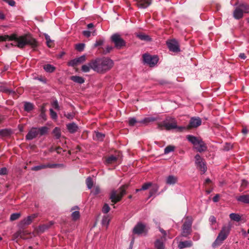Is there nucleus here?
I'll list each match as a JSON object with an SVG mask.
<instances>
[{
    "label": "nucleus",
    "instance_id": "19",
    "mask_svg": "<svg viewBox=\"0 0 249 249\" xmlns=\"http://www.w3.org/2000/svg\"><path fill=\"white\" fill-rule=\"evenodd\" d=\"M193 244L191 240H186L184 241H180L178 245V247L179 249H183L186 248L192 247Z\"/></svg>",
    "mask_w": 249,
    "mask_h": 249
},
{
    "label": "nucleus",
    "instance_id": "56",
    "mask_svg": "<svg viewBox=\"0 0 249 249\" xmlns=\"http://www.w3.org/2000/svg\"><path fill=\"white\" fill-rule=\"evenodd\" d=\"M59 164H45L46 168H54L59 167Z\"/></svg>",
    "mask_w": 249,
    "mask_h": 249
},
{
    "label": "nucleus",
    "instance_id": "40",
    "mask_svg": "<svg viewBox=\"0 0 249 249\" xmlns=\"http://www.w3.org/2000/svg\"><path fill=\"white\" fill-rule=\"evenodd\" d=\"M21 216V213H13L11 214L10 220L12 221L18 219Z\"/></svg>",
    "mask_w": 249,
    "mask_h": 249
},
{
    "label": "nucleus",
    "instance_id": "49",
    "mask_svg": "<svg viewBox=\"0 0 249 249\" xmlns=\"http://www.w3.org/2000/svg\"><path fill=\"white\" fill-rule=\"evenodd\" d=\"M152 183L151 182H148L144 183L141 188V190H146L149 189L151 186H152Z\"/></svg>",
    "mask_w": 249,
    "mask_h": 249
},
{
    "label": "nucleus",
    "instance_id": "9",
    "mask_svg": "<svg viewBox=\"0 0 249 249\" xmlns=\"http://www.w3.org/2000/svg\"><path fill=\"white\" fill-rule=\"evenodd\" d=\"M110 40L114 44L115 47L119 50L123 48L126 44L125 41L118 33L113 34L110 37Z\"/></svg>",
    "mask_w": 249,
    "mask_h": 249
},
{
    "label": "nucleus",
    "instance_id": "15",
    "mask_svg": "<svg viewBox=\"0 0 249 249\" xmlns=\"http://www.w3.org/2000/svg\"><path fill=\"white\" fill-rule=\"evenodd\" d=\"M86 55H83L79 57L74 58L69 61L68 63V65L69 66L74 67L79 64L84 62L86 61Z\"/></svg>",
    "mask_w": 249,
    "mask_h": 249
},
{
    "label": "nucleus",
    "instance_id": "17",
    "mask_svg": "<svg viewBox=\"0 0 249 249\" xmlns=\"http://www.w3.org/2000/svg\"><path fill=\"white\" fill-rule=\"evenodd\" d=\"M37 213H34L31 214V215L28 216L26 218H25L24 219H23L20 222V226L23 227L25 225H30L32 223L33 220L37 217Z\"/></svg>",
    "mask_w": 249,
    "mask_h": 249
},
{
    "label": "nucleus",
    "instance_id": "32",
    "mask_svg": "<svg viewBox=\"0 0 249 249\" xmlns=\"http://www.w3.org/2000/svg\"><path fill=\"white\" fill-rule=\"evenodd\" d=\"M229 216L231 219L234 221L239 222L241 220V217L238 213H231Z\"/></svg>",
    "mask_w": 249,
    "mask_h": 249
},
{
    "label": "nucleus",
    "instance_id": "50",
    "mask_svg": "<svg viewBox=\"0 0 249 249\" xmlns=\"http://www.w3.org/2000/svg\"><path fill=\"white\" fill-rule=\"evenodd\" d=\"M110 210V208L109 206V205L106 203L104 205L103 208H102V212L104 213H107L109 212Z\"/></svg>",
    "mask_w": 249,
    "mask_h": 249
},
{
    "label": "nucleus",
    "instance_id": "1",
    "mask_svg": "<svg viewBox=\"0 0 249 249\" xmlns=\"http://www.w3.org/2000/svg\"><path fill=\"white\" fill-rule=\"evenodd\" d=\"M6 40L14 41V43H11V45L20 49L24 48L26 45H30L32 48L35 49L38 45L36 40L31 35L27 34L18 36L17 34H13L10 36H0V42Z\"/></svg>",
    "mask_w": 249,
    "mask_h": 249
},
{
    "label": "nucleus",
    "instance_id": "41",
    "mask_svg": "<svg viewBox=\"0 0 249 249\" xmlns=\"http://www.w3.org/2000/svg\"><path fill=\"white\" fill-rule=\"evenodd\" d=\"M137 123H139V121H137L134 117L130 118L128 121V125L130 126H134Z\"/></svg>",
    "mask_w": 249,
    "mask_h": 249
},
{
    "label": "nucleus",
    "instance_id": "23",
    "mask_svg": "<svg viewBox=\"0 0 249 249\" xmlns=\"http://www.w3.org/2000/svg\"><path fill=\"white\" fill-rule=\"evenodd\" d=\"M178 178L174 175H169L166 178V183L169 185H173L178 181Z\"/></svg>",
    "mask_w": 249,
    "mask_h": 249
},
{
    "label": "nucleus",
    "instance_id": "47",
    "mask_svg": "<svg viewBox=\"0 0 249 249\" xmlns=\"http://www.w3.org/2000/svg\"><path fill=\"white\" fill-rule=\"evenodd\" d=\"M109 221L110 220L108 216H104L102 219V224L107 226L109 224Z\"/></svg>",
    "mask_w": 249,
    "mask_h": 249
},
{
    "label": "nucleus",
    "instance_id": "61",
    "mask_svg": "<svg viewBox=\"0 0 249 249\" xmlns=\"http://www.w3.org/2000/svg\"><path fill=\"white\" fill-rule=\"evenodd\" d=\"M209 221L212 225L214 224L216 222V218L213 215H211L209 217Z\"/></svg>",
    "mask_w": 249,
    "mask_h": 249
},
{
    "label": "nucleus",
    "instance_id": "6",
    "mask_svg": "<svg viewBox=\"0 0 249 249\" xmlns=\"http://www.w3.org/2000/svg\"><path fill=\"white\" fill-rule=\"evenodd\" d=\"M48 131V128L47 126L41 127H32L28 131L25 136L26 140H32L37 137L38 135L43 136L46 134Z\"/></svg>",
    "mask_w": 249,
    "mask_h": 249
},
{
    "label": "nucleus",
    "instance_id": "2",
    "mask_svg": "<svg viewBox=\"0 0 249 249\" xmlns=\"http://www.w3.org/2000/svg\"><path fill=\"white\" fill-rule=\"evenodd\" d=\"M91 69L98 73H104L110 70L114 65L113 60L108 57L97 58L89 63Z\"/></svg>",
    "mask_w": 249,
    "mask_h": 249
},
{
    "label": "nucleus",
    "instance_id": "29",
    "mask_svg": "<svg viewBox=\"0 0 249 249\" xmlns=\"http://www.w3.org/2000/svg\"><path fill=\"white\" fill-rule=\"evenodd\" d=\"M196 165L197 168L202 172V174H204L206 172L207 168L204 161L201 162V163H197Z\"/></svg>",
    "mask_w": 249,
    "mask_h": 249
},
{
    "label": "nucleus",
    "instance_id": "24",
    "mask_svg": "<svg viewBox=\"0 0 249 249\" xmlns=\"http://www.w3.org/2000/svg\"><path fill=\"white\" fill-rule=\"evenodd\" d=\"M186 138L189 142L195 146L197 144V143L199 142V141H200V139H198L197 137L191 135H187Z\"/></svg>",
    "mask_w": 249,
    "mask_h": 249
},
{
    "label": "nucleus",
    "instance_id": "14",
    "mask_svg": "<svg viewBox=\"0 0 249 249\" xmlns=\"http://www.w3.org/2000/svg\"><path fill=\"white\" fill-rule=\"evenodd\" d=\"M160 120L161 118L160 116L156 115L155 116H148L147 117H145L142 120L139 121V123L145 125H147L150 123Z\"/></svg>",
    "mask_w": 249,
    "mask_h": 249
},
{
    "label": "nucleus",
    "instance_id": "30",
    "mask_svg": "<svg viewBox=\"0 0 249 249\" xmlns=\"http://www.w3.org/2000/svg\"><path fill=\"white\" fill-rule=\"evenodd\" d=\"M137 36L142 40H144L146 41H150L152 40V38L148 35L143 33H140L138 34Z\"/></svg>",
    "mask_w": 249,
    "mask_h": 249
},
{
    "label": "nucleus",
    "instance_id": "60",
    "mask_svg": "<svg viewBox=\"0 0 249 249\" xmlns=\"http://www.w3.org/2000/svg\"><path fill=\"white\" fill-rule=\"evenodd\" d=\"M7 174V170L6 168L3 167L0 169V175H5Z\"/></svg>",
    "mask_w": 249,
    "mask_h": 249
},
{
    "label": "nucleus",
    "instance_id": "3",
    "mask_svg": "<svg viewBox=\"0 0 249 249\" xmlns=\"http://www.w3.org/2000/svg\"><path fill=\"white\" fill-rule=\"evenodd\" d=\"M157 125V128L160 130L169 131L177 127V122L173 117H167L162 122L158 123Z\"/></svg>",
    "mask_w": 249,
    "mask_h": 249
},
{
    "label": "nucleus",
    "instance_id": "12",
    "mask_svg": "<svg viewBox=\"0 0 249 249\" xmlns=\"http://www.w3.org/2000/svg\"><path fill=\"white\" fill-rule=\"evenodd\" d=\"M166 45L171 52L178 53L180 51L179 43L175 39L167 40L166 41Z\"/></svg>",
    "mask_w": 249,
    "mask_h": 249
},
{
    "label": "nucleus",
    "instance_id": "45",
    "mask_svg": "<svg viewBox=\"0 0 249 249\" xmlns=\"http://www.w3.org/2000/svg\"><path fill=\"white\" fill-rule=\"evenodd\" d=\"M195 164H196L197 163H201V162L204 161L203 159L201 158V157L198 154H196L195 157Z\"/></svg>",
    "mask_w": 249,
    "mask_h": 249
},
{
    "label": "nucleus",
    "instance_id": "31",
    "mask_svg": "<svg viewBox=\"0 0 249 249\" xmlns=\"http://www.w3.org/2000/svg\"><path fill=\"white\" fill-rule=\"evenodd\" d=\"M34 106L33 104L26 102L24 105V110L26 112H30L34 109Z\"/></svg>",
    "mask_w": 249,
    "mask_h": 249
},
{
    "label": "nucleus",
    "instance_id": "42",
    "mask_svg": "<svg viewBox=\"0 0 249 249\" xmlns=\"http://www.w3.org/2000/svg\"><path fill=\"white\" fill-rule=\"evenodd\" d=\"M85 46V44L84 43H78L75 45V49L79 52H82Z\"/></svg>",
    "mask_w": 249,
    "mask_h": 249
},
{
    "label": "nucleus",
    "instance_id": "52",
    "mask_svg": "<svg viewBox=\"0 0 249 249\" xmlns=\"http://www.w3.org/2000/svg\"><path fill=\"white\" fill-rule=\"evenodd\" d=\"M100 193V188L99 186H95L91 191V193L94 195H98Z\"/></svg>",
    "mask_w": 249,
    "mask_h": 249
},
{
    "label": "nucleus",
    "instance_id": "27",
    "mask_svg": "<svg viewBox=\"0 0 249 249\" xmlns=\"http://www.w3.org/2000/svg\"><path fill=\"white\" fill-rule=\"evenodd\" d=\"M149 191L148 198L155 195L159 190V186L156 184L152 185Z\"/></svg>",
    "mask_w": 249,
    "mask_h": 249
},
{
    "label": "nucleus",
    "instance_id": "20",
    "mask_svg": "<svg viewBox=\"0 0 249 249\" xmlns=\"http://www.w3.org/2000/svg\"><path fill=\"white\" fill-rule=\"evenodd\" d=\"M237 201L249 205V194L242 195L236 197Z\"/></svg>",
    "mask_w": 249,
    "mask_h": 249
},
{
    "label": "nucleus",
    "instance_id": "37",
    "mask_svg": "<svg viewBox=\"0 0 249 249\" xmlns=\"http://www.w3.org/2000/svg\"><path fill=\"white\" fill-rule=\"evenodd\" d=\"M80 216V212L79 211H75L72 213L71 217L73 221H76L79 219Z\"/></svg>",
    "mask_w": 249,
    "mask_h": 249
},
{
    "label": "nucleus",
    "instance_id": "36",
    "mask_svg": "<svg viewBox=\"0 0 249 249\" xmlns=\"http://www.w3.org/2000/svg\"><path fill=\"white\" fill-rule=\"evenodd\" d=\"M117 160V158L113 155H111L107 158L106 162L107 164H112Z\"/></svg>",
    "mask_w": 249,
    "mask_h": 249
},
{
    "label": "nucleus",
    "instance_id": "26",
    "mask_svg": "<svg viewBox=\"0 0 249 249\" xmlns=\"http://www.w3.org/2000/svg\"><path fill=\"white\" fill-rule=\"evenodd\" d=\"M105 138V134L98 131H95V135L93 136L94 140L102 142L104 141Z\"/></svg>",
    "mask_w": 249,
    "mask_h": 249
},
{
    "label": "nucleus",
    "instance_id": "5",
    "mask_svg": "<svg viewBox=\"0 0 249 249\" xmlns=\"http://www.w3.org/2000/svg\"><path fill=\"white\" fill-rule=\"evenodd\" d=\"M231 230V225L230 224H229L228 226H223L215 240L213 243V247L215 248L221 245L223 241H224L227 238Z\"/></svg>",
    "mask_w": 249,
    "mask_h": 249
},
{
    "label": "nucleus",
    "instance_id": "16",
    "mask_svg": "<svg viewBox=\"0 0 249 249\" xmlns=\"http://www.w3.org/2000/svg\"><path fill=\"white\" fill-rule=\"evenodd\" d=\"M135 4L139 8H146L148 7L152 2V0H133Z\"/></svg>",
    "mask_w": 249,
    "mask_h": 249
},
{
    "label": "nucleus",
    "instance_id": "46",
    "mask_svg": "<svg viewBox=\"0 0 249 249\" xmlns=\"http://www.w3.org/2000/svg\"><path fill=\"white\" fill-rule=\"evenodd\" d=\"M0 91L4 93H12L13 90L7 89L4 86H0Z\"/></svg>",
    "mask_w": 249,
    "mask_h": 249
},
{
    "label": "nucleus",
    "instance_id": "34",
    "mask_svg": "<svg viewBox=\"0 0 249 249\" xmlns=\"http://www.w3.org/2000/svg\"><path fill=\"white\" fill-rule=\"evenodd\" d=\"M53 134L56 139H60L61 135L60 128L58 127H55L53 130Z\"/></svg>",
    "mask_w": 249,
    "mask_h": 249
},
{
    "label": "nucleus",
    "instance_id": "10",
    "mask_svg": "<svg viewBox=\"0 0 249 249\" xmlns=\"http://www.w3.org/2000/svg\"><path fill=\"white\" fill-rule=\"evenodd\" d=\"M143 63L146 64L150 67H153L158 63L159 57L157 55H152L148 53H144L142 55Z\"/></svg>",
    "mask_w": 249,
    "mask_h": 249
},
{
    "label": "nucleus",
    "instance_id": "44",
    "mask_svg": "<svg viewBox=\"0 0 249 249\" xmlns=\"http://www.w3.org/2000/svg\"><path fill=\"white\" fill-rule=\"evenodd\" d=\"M105 42V39L104 38H100L98 40H97L95 41V44H94V47H97L99 46H101L104 44Z\"/></svg>",
    "mask_w": 249,
    "mask_h": 249
},
{
    "label": "nucleus",
    "instance_id": "8",
    "mask_svg": "<svg viewBox=\"0 0 249 249\" xmlns=\"http://www.w3.org/2000/svg\"><path fill=\"white\" fill-rule=\"evenodd\" d=\"M193 219L191 217L187 216L186 220L184 221L181 227V232L180 237L189 238V236L192 232Z\"/></svg>",
    "mask_w": 249,
    "mask_h": 249
},
{
    "label": "nucleus",
    "instance_id": "4",
    "mask_svg": "<svg viewBox=\"0 0 249 249\" xmlns=\"http://www.w3.org/2000/svg\"><path fill=\"white\" fill-rule=\"evenodd\" d=\"M128 185H122L118 190H113L110 193L109 199L114 204L120 201L126 193Z\"/></svg>",
    "mask_w": 249,
    "mask_h": 249
},
{
    "label": "nucleus",
    "instance_id": "48",
    "mask_svg": "<svg viewBox=\"0 0 249 249\" xmlns=\"http://www.w3.org/2000/svg\"><path fill=\"white\" fill-rule=\"evenodd\" d=\"M45 168H46L45 164H42L38 166H34L31 169L32 171H36Z\"/></svg>",
    "mask_w": 249,
    "mask_h": 249
},
{
    "label": "nucleus",
    "instance_id": "7",
    "mask_svg": "<svg viewBox=\"0 0 249 249\" xmlns=\"http://www.w3.org/2000/svg\"><path fill=\"white\" fill-rule=\"evenodd\" d=\"M249 13V4L242 2L237 5L233 12V17L236 19H240L244 17V14Z\"/></svg>",
    "mask_w": 249,
    "mask_h": 249
},
{
    "label": "nucleus",
    "instance_id": "54",
    "mask_svg": "<svg viewBox=\"0 0 249 249\" xmlns=\"http://www.w3.org/2000/svg\"><path fill=\"white\" fill-rule=\"evenodd\" d=\"M113 47L111 46L108 45L106 47L105 50L103 51V53L104 54H107L109 53L113 49Z\"/></svg>",
    "mask_w": 249,
    "mask_h": 249
},
{
    "label": "nucleus",
    "instance_id": "25",
    "mask_svg": "<svg viewBox=\"0 0 249 249\" xmlns=\"http://www.w3.org/2000/svg\"><path fill=\"white\" fill-rule=\"evenodd\" d=\"M70 79L73 82L79 84H82L85 82L84 78L79 76H71L70 77Z\"/></svg>",
    "mask_w": 249,
    "mask_h": 249
},
{
    "label": "nucleus",
    "instance_id": "55",
    "mask_svg": "<svg viewBox=\"0 0 249 249\" xmlns=\"http://www.w3.org/2000/svg\"><path fill=\"white\" fill-rule=\"evenodd\" d=\"M90 68H91V67L89 64L88 65H83L82 66L81 70L83 71L87 72L89 71Z\"/></svg>",
    "mask_w": 249,
    "mask_h": 249
},
{
    "label": "nucleus",
    "instance_id": "28",
    "mask_svg": "<svg viewBox=\"0 0 249 249\" xmlns=\"http://www.w3.org/2000/svg\"><path fill=\"white\" fill-rule=\"evenodd\" d=\"M44 70L47 72L52 73L55 71L56 68L53 65L47 64L43 66Z\"/></svg>",
    "mask_w": 249,
    "mask_h": 249
},
{
    "label": "nucleus",
    "instance_id": "35",
    "mask_svg": "<svg viewBox=\"0 0 249 249\" xmlns=\"http://www.w3.org/2000/svg\"><path fill=\"white\" fill-rule=\"evenodd\" d=\"M44 36L46 40V44L47 46L49 48L52 47L53 46V40L51 39L50 36L48 34H45Z\"/></svg>",
    "mask_w": 249,
    "mask_h": 249
},
{
    "label": "nucleus",
    "instance_id": "33",
    "mask_svg": "<svg viewBox=\"0 0 249 249\" xmlns=\"http://www.w3.org/2000/svg\"><path fill=\"white\" fill-rule=\"evenodd\" d=\"M11 131L10 129H2L0 130V136L7 137L11 135Z\"/></svg>",
    "mask_w": 249,
    "mask_h": 249
},
{
    "label": "nucleus",
    "instance_id": "51",
    "mask_svg": "<svg viewBox=\"0 0 249 249\" xmlns=\"http://www.w3.org/2000/svg\"><path fill=\"white\" fill-rule=\"evenodd\" d=\"M50 116L52 119L56 120L57 118V113L52 109H50Z\"/></svg>",
    "mask_w": 249,
    "mask_h": 249
},
{
    "label": "nucleus",
    "instance_id": "63",
    "mask_svg": "<svg viewBox=\"0 0 249 249\" xmlns=\"http://www.w3.org/2000/svg\"><path fill=\"white\" fill-rule=\"evenodd\" d=\"M249 131V129L247 126H243L241 132L243 134L246 135L248 133Z\"/></svg>",
    "mask_w": 249,
    "mask_h": 249
},
{
    "label": "nucleus",
    "instance_id": "18",
    "mask_svg": "<svg viewBox=\"0 0 249 249\" xmlns=\"http://www.w3.org/2000/svg\"><path fill=\"white\" fill-rule=\"evenodd\" d=\"M166 239L160 238L157 239L154 242V247L156 249H165V243Z\"/></svg>",
    "mask_w": 249,
    "mask_h": 249
},
{
    "label": "nucleus",
    "instance_id": "57",
    "mask_svg": "<svg viewBox=\"0 0 249 249\" xmlns=\"http://www.w3.org/2000/svg\"><path fill=\"white\" fill-rule=\"evenodd\" d=\"M64 115L70 120H71L74 117V113L73 112L68 113L67 114H65Z\"/></svg>",
    "mask_w": 249,
    "mask_h": 249
},
{
    "label": "nucleus",
    "instance_id": "59",
    "mask_svg": "<svg viewBox=\"0 0 249 249\" xmlns=\"http://www.w3.org/2000/svg\"><path fill=\"white\" fill-rule=\"evenodd\" d=\"M52 106L56 109H59V105H58V102L56 100L55 101H54L52 104Z\"/></svg>",
    "mask_w": 249,
    "mask_h": 249
},
{
    "label": "nucleus",
    "instance_id": "43",
    "mask_svg": "<svg viewBox=\"0 0 249 249\" xmlns=\"http://www.w3.org/2000/svg\"><path fill=\"white\" fill-rule=\"evenodd\" d=\"M50 228V225H48V224H43L42 225H40L38 227L39 231L40 232H43L47 230Z\"/></svg>",
    "mask_w": 249,
    "mask_h": 249
},
{
    "label": "nucleus",
    "instance_id": "38",
    "mask_svg": "<svg viewBox=\"0 0 249 249\" xmlns=\"http://www.w3.org/2000/svg\"><path fill=\"white\" fill-rule=\"evenodd\" d=\"M86 185L89 189H91L93 185V181L92 178L90 177H88L86 180Z\"/></svg>",
    "mask_w": 249,
    "mask_h": 249
},
{
    "label": "nucleus",
    "instance_id": "22",
    "mask_svg": "<svg viewBox=\"0 0 249 249\" xmlns=\"http://www.w3.org/2000/svg\"><path fill=\"white\" fill-rule=\"evenodd\" d=\"M197 146L196 147V149L199 152H202L205 151L207 149V146L205 143L200 139L199 142L197 143Z\"/></svg>",
    "mask_w": 249,
    "mask_h": 249
},
{
    "label": "nucleus",
    "instance_id": "64",
    "mask_svg": "<svg viewBox=\"0 0 249 249\" xmlns=\"http://www.w3.org/2000/svg\"><path fill=\"white\" fill-rule=\"evenodd\" d=\"M220 195L219 194L215 195L213 198L214 202H217L219 200Z\"/></svg>",
    "mask_w": 249,
    "mask_h": 249
},
{
    "label": "nucleus",
    "instance_id": "21",
    "mask_svg": "<svg viewBox=\"0 0 249 249\" xmlns=\"http://www.w3.org/2000/svg\"><path fill=\"white\" fill-rule=\"evenodd\" d=\"M67 129L68 131L71 133L73 134L78 130V126L75 123H71L68 124L66 125Z\"/></svg>",
    "mask_w": 249,
    "mask_h": 249
},
{
    "label": "nucleus",
    "instance_id": "53",
    "mask_svg": "<svg viewBox=\"0 0 249 249\" xmlns=\"http://www.w3.org/2000/svg\"><path fill=\"white\" fill-rule=\"evenodd\" d=\"M159 230L162 235L160 238H163V237H164V239H166V236L167 235L166 231L164 230L162 228H161L160 227H159Z\"/></svg>",
    "mask_w": 249,
    "mask_h": 249
},
{
    "label": "nucleus",
    "instance_id": "58",
    "mask_svg": "<svg viewBox=\"0 0 249 249\" xmlns=\"http://www.w3.org/2000/svg\"><path fill=\"white\" fill-rule=\"evenodd\" d=\"M3 1L7 3L11 6H15L16 2L14 0H2Z\"/></svg>",
    "mask_w": 249,
    "mask_h": 249
},
{
    "label": "nucleus",
    "instance_id": "13",
    "mask_svg": "<svg viewBox=\"0 0 249 249\" xmlns=\"http://www.w3.org/2000/svg\"><path fill=\"white\" fill-rule=\"evenodd\" d=\"M202 123L201 119L198 117H191L189 124L187 125L188 130L196 128L199 126Z\"/></svg>",
    "mask_w": 249,
    "mask_h": 249
},
{
    "label": "nucleus",
    "instance_id": "39",
    "mask_svg": "<svg viewBox=\"0 0 249 249\" xmlns=\"http://www.w3.org/2000/svg\"><path fill=\"white\" fill-rule=\"evenodd\" d=\"M175 149V147L174 146L171 145H168L165 148L164 153L165 154H167L170 152L174 151Z\"/></svg>",
    "mask_w": 249,
    "mask_h": 249
},
{
    "label": "nucleus",
    "instance_id": "11",
    "mask_svg": "<svg viewBox=\"0 0 249 249\" xmlns=\"http://www.w3.org/2000/svg\"><path fill=\"white\" fill-rule=\"evenodd\" d=\"M148 229L146 227V225L142 222H138L135 226L133 230L132 233L133 234L137 235H141L143 234L146 235L148 233Z\"/></svg>",
    "mask_w": 249,
    "mask_h": 249
},
{
    "label": "nucleus",
    "instance_id": "62",
    "mask_svg": "<svg viewBox=\"0 0 249 249\" xmlns=\"http://www.w3.org/2000/svg\"><path fill=\"white\" fill-rule=\"evenodd\" d=\"M248 183H249L246 180L243 179L242 180L241 187H243V188L244 189L247 187Z\"/></svg>",
    "mask_w": 249,
    "mask_h": 249
}]
</instances>
